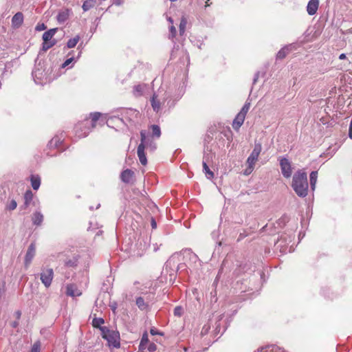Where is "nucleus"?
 <instances>
[{"instance_id":"obj_36","label":"nucleus","mask_w":352,"mask_h":352,"mask_svg":"<svg viewBox=\"0 0 352 352\" xmlns=\"http://www.w3.org/2000/svg\"><path fill=\"white\" fill-rule=\"evenodd\" d=\"M65 263L68 267H74L77 265V261L76 259H69L67 261H65Z\"/></svg>"},{"instance_id":"obj_1","label":"nucleus","mask_w":352,"mask_h":352,"mask_svg":"<svg viewBox=\"0 0 352 352\" xmlns=\"http://www.w3.org/2000/svg\"><path fill=\"white\" fill-rule=\"evenodd\" d=\"M291 186L298 197L303 198L307 196L309 183L305 169H299L294 173Z\"/></svg>"},{"instance_id":"obj_27","label":"nucleus","mask_w":352,"mask_h":352,"mask_svg":"<svg viewBox=\"0 0 352 352\" xmlns=\"http://www.w3.org/2000/svg\"><path fill=\"white\" fill-rule=\"evenodd\" d=\"M148 342V336L146 332L144 333L140 343V349H144Z\"/></svg>"},{"instance_id":"obj_8","label":"nucleus","mask_w":352,"mask_h":352,"mask_svg":"<svg viewBox=\"0 0 352 352\" xmlns=\"http://www.w3.org/2000/svg\"><path fill=\"white\" fill-rule=\"evenodd\" d=\"M319 6V0H310L307 6V11L309 15L316 13Z\"/></svg>"},{"instance_id":"obj_3","label":"nucleus","mask_w":352,"mask_h":352,"mask_svg":"<svg viewBox=\"0 0 352 352\" xmlns=\"http://www.w3.org/2000/svg\"><path fill=\"white\" fill-rule=\"evenodd\" d=\"M141 142L138 146L137 154L140 160V163L145 166L147 164V159L145 155L144 149L146 148V143L148 141L146 140V133L145 131H140Z\"/></svg>"},{"instance_id":"obj_17","label":"nucleus","mask_w":352,"mask_h":352,"mask_svg":"<svg viewBox=\"0 0 352 352\" xmlns=\"http://www.w3.org/2000/svg\"><path fill=\"white\" fill-rule=\"evenodd\" d=\"M157 98V96L155 94H154L151 100L152 108L155 112H158L160 110L161 105L160 100H158Z\"/></svg>"},{"instance_id":"obj_35","label":"nucleus","mask_w":352,"mask_h":352,"mask_svg":"<svg viewBox=\"0 0 352 352\" xmlns=\"http://www.w3.org/2000/svg\"><path fill=\"white\" fill-rule=\"evenodd\" d=\"M146 146L149 147L151 151H154L156 148V144L153 142L152 140H148V141L146 143Z\"/></svg>"},{"instance_id":"obj_26","label":"nucleus","mask_w":352,"mask_h":352,"mask_svg":"<svg viewBox=\"0 0 352 352\" xmlns=\"http://www.w3.org/2000/svg\"><path fill=\"white\" fill-rule=\"evenodd\" d=\"M144 91V86L138 85L133 87V94L135 96L138 97L142 95Z\"/></svg>"},{"instance_id":"obj_22","label":"nucleus","mask_w":352,"mask_h":352,"mask_svg":"<svg viewBox=\"0 0 352 352\" xmlns=\"http://www.w3.org/2000/svg\"><path fill=\"white\" fill-rule=\"evenodd\" d=\"M95 3H96V0H86V1H85L83 4H82V10L85 12L88 11L89 10H90L91 8H92L94 6Z\"/></svg>"},{"instance_id":"obj_37","label":"nucleus","mask_w":352,"mask_h":352,"mask_svg":"<svg viewBox=\"0 0 352 352\" xmlns=\"http://www.w3.org/2000/svg\"><path fill=\"white\" fill-rule=\"evenodd\" d=\"M40 347V343L38 342H36L33 344L30 352H39Z\"/></svg>"},{"instance_id":"obj_4","label":"nucleus","mask_w":352,"mask_h":352,"mask_svg":"<svg viewBox=\"0 0 352 352\" xmlns=\"http://www.w3.org/2000/svg\"><path fill=\"white\" fill-rule=\"evenodd\" d=\"M54 278V271L52 268H43L40 274V279L42 283L46 287H49L52 282Z\"/></svg>"},{"instance_id":"obj_10","label":"nucleus","mask_w":352,"mask_h":352,"mask_svg":"<svg viewBox=\"0 0 352 352\" xmlns=\"http://www.w3.org/2000/svg\"><path fill=\"white\" fill-rule=\"evenodd\" d=\"M245 116L242 115V113H238L233 120L232 127L236 131H238L241 125L243 124Z\"/></svg>"},{"instance_id":"obj_28","label":"nucleus","mask_w":352,"mask_h":352,"mask_svg":"<svg viewBox=\"0 0 352 352\" xmlns=\"http://www.w3.org/2000/svg\"><path fill=\"white\" fill-rule=\"evenodd\" d=\"M100 115L101 114L99 112L91 113L90 114V118L91 119V122H92V124H91L92 128H94L96 126V122L100 118Z\"/></svg>"},{"instance_id":"obj_44","label":"nucleus","mask_w":352,"mask_h":352,"mask_svg":"<svg viewBox=\"0 0 352 352\" xmlns=\"http://www.w3.org/2000/svg\"><path fill=\"white\" fill-rule=\"evenodd\" d=\"M151 226L153 229L156 228V227H157L156 222L153 219H152V221H151Z\"/></svg>"},{"instance_id":"obj_48","label":"nucleus","mask_w":352,"mask_h":352,"mask_svg":"<svg viewBox=\"0 0 352 352\" xmlns=\"http://www.w3.org/2000/svg\"><path fill=\"white\" fill-rule=\"evenodd\" d=\"M349 136L351 139H352V129H349Z\"/></svg>"},{"instance_id":"obj_40","label":"nucleus","mask_w":352,"mask_h":352,"mask_svg":"<svg viewBox=\"0 0 352 352\" xmlns=\"http://www.w3.org/2000/svg\"><path fill=\"white\" fill-rule=\"evenodd\" d=\"M170 37L174 38L176 35V29L173 25H171L170 28Z\"/></svg>"},{"instance_id":"obj_45","label":"nucleus","mask_w":352,"mask_h":352,"mask_svg":"<svg viewBox=\"0 0 352 352\" xmlns=\"http://www.w3.org/2000/svg\"><path fill=\"white\" fill-rule=\"evenodd\" d=\"M150 333L152 334V335H157V334H159V333L155 330L154 329H151V331H150Z\"/></svg>"},{"instance_id":"obj_39","label":"nucleus","mask_w":352,"mask_h":352,"mask_svg":"<svg viewBox=\"0 0 352 352\" xmlns=\"http://www.w3.org/2000/svg\"><path fill=\"white\" fill-rule=\"evenodd\" d=\"M254 166H250V164H248L247 168L245 170V175H250L254 170Z\"/></svg>"},{"instance_id":"obj_14","label":"nucleus","mask_w":352,"mask_h":352,"mask_svg":"<svg viewBox=\"0 0 352 352\" xmlns=\"http://www.w3.org/2000/svg\"><path fill=\"white\" fill-rule=\"evenodd\" d=\"M67 294L70 296H78L81 293L76 289L74 285H69L67 286Z\"/></svg>"},{"instance_id":"obj_47","label":"nucleus","mask_w":352,"mask_h":352,"mask_svg":"<svg viewBox=\"0 0 352 352\" xmlns=\"http://www.w3.org/2000/svg\"><path fill=\"white\" fill-rule=\"evenodd\" d=\"M339 58L340 60H344L346 58V54H341L340 56H339Z\"/></svg>"},{"instance_id":"obj_31","label":"nucleus","mask_w":352,"mask_h":352,"mask_svg":"<svg viewBox=\"0 0 352 352\" xmlns=\"http://www.w3.org/2000/svg\"><path fill=\"white\" fill-rule=\"evenodd\" d=\"M56 44L55 41L50 42V41H43V50L47 51L52 47H53Z\"/></svg>"},{"instance_id":"obj_16","label":"nucleus","mask_w":352,"mask_h":352,"mask_svg":"<svg viewBox=\"0 0 352 352\" xmlns=\"http://www.w3.org/2000/svg\"><path fill=\"white\" fill-rule=\"evenodd\" d=\"M57 30H58L57 28H52V29H50V30L44 32V34H43V41L51 42L50 40L54 36V34L57 32Z\"/></svg>"},{"instance_id":"obj_32","label":"nucleus","mask_w":352,"mask_h":352,"mask_svg":"<svg viewBox=\"0 0 352 352\" xmlns=\"http://www.w3.org/2000/svg\"><path fill=\"white\" fill-rule=\"evenodd\" d=\"M250 107V102H245L243 107H242L241 110L240 111L239 113H242V115L246 116V114L248 111H249Z\"/></svg>"},{"instance_id":"obj_6","label":"nucleus","mask_w":352,"mask_h":352,"mask_svg":"<svg viewBox=\"0 0 352 352\" xmlns=\"http://www.w3.org/2000/svg\"><path fill=\"white\" fill-rule=\"evenodd\" d=\"M262 150V146L260 143L255 144L254 148L253 151H252L250 156L248 157L246 163L247 164H250V166L255 165L256 162L258 160V157L259 154L261 153Z\"/></svg>"},{"instance_id":"obj_5","label":"nucleus","mask_w":352,"mask_h":352,"mask_svg":"<svg viewBox=\"0 0 352 352\" xmlns=\"http://www.w3.org/2000/svg\"><path fill=\"white\" fill-rule=\"evenodd\" d=\"M280 166L281 173L284 177L289 178L292 175V168L289 160L286 157L280 159Z\"/></svg>"},{"instance_id":"obj_30","label":"nucleus","mask_w":352,"mask_h":352,"mask_svg":"<svg viewBox=\"0 0 352 352\" xmlns=\"http://www.w3.org/2000/svg\"><path fill=\"white\" fill-rule=\"evenodd\" d=\"M187 24V21L185 18H182L179 24V32L180 34H183L185 32L186 26Z\"/></svg>"},{"instance_id":"obj_24","label":"nucleus","mask_w":352,"mask_h":352,"mask_svg":"<svg viewBox=\"0 0 352 352\" xmlns=\"http://www.w3.org/2000/svg\"><path fill=\"white\" fill-rule=\"evenodd\" d=\"M151 129H152V135L157 138H159L161 135V130L158 125L153 124L151 126Z\"/></svg>"},{"instance_id":"obj_15","label":"nucleus","mask_w":352,"mask_h":352,"mask_svg":"<svg viewBox=\"0 0 352 352\" xmlns=\"http://www.w3.org/2000/svg\"><path fill=\"white\" fill-rule=\"evenodd\" d=\"M32 199H33V193L32 192L29 190H27L24 195V204H23V208L25 209L27 208L30 204L31 203V201H32Z\"/></svg>"},{"instance_id":"obj_12","label":"nucleus","mask_w":352,"mask_h":352,"mask_svg":"<svg viewBox=\"0 0 352 352\" xmlns=\"http://www.w3.org/2000/svg\"><path fill=\"white\" fill-rule=\"evenodd\" d=\"M23 21V15L21 12L16 13L12 19V25L19 27Z\"/></svg>"},{"instance_id":"obj_23","label":"nucleus","mask_w":352,"mask_h":352,"mask_svg":"<svg viewBox=\"0 0 352 352\" xmlns=\"http://www.w3.org/2000/svg\"><path fill=\"white\" fill-rule=\"evenodd\" d=\"M289 52V49L288 46L283 47L281 50L278 51L277 53L276 57L279 59L284 58L287 54Z\"/></svg>"},{"instance_id":"obj_2","label":"nucleus","mask_w":352,"mask_h":352,"mask_svg":"<svg viewBox=\"0 0 352 352\" xmlns=\"http://www.w3.org/2000/svg\"><path fill=\"white\" fill-rule=\"evenodd\" d=\"M100 331L102 338L108 341L110 346L120 347V335L118 331H111L107 327H100Z\"/></svg>"},{"instance_id":"obj_13","label":"nucleus","mask_w":352,"mask_h":352,"mask_svg":"<svg viewBox=\"0 0 352 352\" xmlns=\"http://www.w3.org/2000/svg\"><path fill=\"white\" fill-rule=\"evenodd\" d=\"M32 221L34 225L41 226L43 221V215L40 212H35L32 216Z\"/></svg>"},{"instance_id":"obj_42","label":"nucleus","mask_w":352,"mask_h":352,"mask_svg":"<svg viewBox=\"0 0 352 352\" xmlns=\"http://www.w3.org/2000/svg\"><path fill=\"white\" fill-rule=\"evenodd\" d=\"M45 29H46V26L42 23V24H38L36 25V30L37 31H41V30H44Z\"/></svg>"},{"instance_id":"obj_38","label":"nucleus","mask_w":352,"mask_h":352,"mask_svg":"<svg viewBox=\"0 0 352 352\" xmlns=\"http://www.w3.org/2000/svg\"><path fill=\"white\" fill-rule=\"evenodd\" d=\"M174 314L175 316H181L182 314V308L181 307H176L174 309Z\"/></svg>"},{"instance_id":"obj_43","label":"nucleus","mask_w":352,"mask_h":352,"mask_svg":"<svg viewBox=\"0 0 352 352\" xmlns=\"http://www.w3.org/2000/svg\"><path fill=\"white\" fill-rule=\"evenodd\" d=\"M73 60V58H68L67 60H66L65 61V63H63V67H66L67 65H69V63Z\"/></svg>"},{"instance_id":"obj_20","label":"nucleus","mask_w":352,"mask_h":352,"mask_svg":"<svg viewBox=\"0 0 352 352\" xmlns=\"http://www.w3.org/2000/svg\"><path fill=\"white\" fill-rule=\"evenodd\" d=\"M135 303L140 310H146L148 306V302H146L142 297H138Z\"/></svg>"},{"instance_id":"obj_19","label":"nucleus","mask_w":352,"mask_h":352,"mask_svg":"<svg viewBox=\"0 0 352 352\" xmlns=\"http://www.w3.org/2000/svg\"><path fill=\"white\" fill-rule=\"evenodd\" d=\"M31 185L34 190H38L41 185V178L38 175L31 176Z\"/></svg>"},{"instance_id":"obj_11","label":"nucleus","mask_w":352,"mask_h":352,"mask_svg":"<svg viewBox=\"0 0 352 352\" xmlns=\"http://www.w3.org/2000/svg\"><path fill=\"white\" fill-rule=\"evenodd\" d=\"M69 16V10H64L60 11L56 16V19L59 23H65Z\"/></svg>"},{"instance_id":"obj_18","label":"nucleus","mask_w":352,"mask_h":352,"mask_svg":"<svg viewBox=\"0 0 352 352\" xmlns=\"http://www.w3.org/2000/svg\"><path fill=\"white\" fill-rule=\"evenodd\" d=\"M318 178V171H312L309 175L310 186L312 190L316 188Z\"/></svg>"},{"instance_id":"obj_50","label":"nucleus","mask_w":352,"mask_h":352,"mask_svg":"<svg viewBox=\"0 0 352 352\" xmlns=\"http://www.w3.org/2000/svg\"><path fill=\"white\" fill-rule=\"evenodd\" d=\"M168 21H169L170 23H173V19H172L170 17H169V18H168Z\"/></svg>"},{"instance_id":"obj_49","label":"nucleus","mask_w":352,"mask_h":352,"mask_svg":"<svg viewBox=\"0 0 352 352\" xmlns=\"http://www.w3.org/2000/svg\"><path fill=\"white\" fill-rule=\"evenodd\" d=\"M257 78H258V74L256 75L254 79V83H255L257 80Z\"/></svg>"},{"instance_id":"obj_41","label":"nucleus","mask_w":352,"mask_h":352,"mask_svg":"<svg viewBox=\"0 0 352 352\" xmlns=\"http://www.w3.org/2000/svg\"><path fill=\"white\" fill-rule=\"evenodd\" d=\"M156 349H157V346H156V345L154 343L150 344L148 347V350L150 352L155 351L156 350Z\"/></svg>"},{"instance_id":"obj_33","label":"nucleus","mask_w":352,"mask_h":352,"mask_svg":"<svg viewBox=\"0 0 352 352\" xmlns=\"http://www.w3.org/2000/svg\"><path fill=\"white\" fill-rule=\"evenodd\" d=\"M278 350L276 346L267 347L265 349H261L258 350L257 352H277Z\"/></svg>"},{"instance_id":"obj_29","label":"nucleus","mask_w":352,"mask_h":352,"mask_svg":"<svg viewBox=\"0 0 352 352\" xmlns=\"http://www.w3.org/2000/svg\"><path fill=\"white\" fill-rule=\"evenodd\" d=\"M104 322V320L102 318H95L92 320V325L94 327L100 328V327H101L100 325L102 324Z\"/></svg>"},{"instance_id":"obj_25","label":"nucleus","mask_w":352,"mask_h":352,"mask_svg":"<svg viewBox=\"0 0 352 352\" xmlns=\"http://www.w3.org/2000/svg\"><path fill=\"white\" fill-rule=\"evenodd\" d=\"M79 40H80L79 36H76L75 37L69 39L67 43V47L69 48L74 47L76 45V44L78 43V42L79 41Z\"/></svg>"},{"instance_id":"obj_34","label":"nucleus","mask_w":352,"mask_h":352,"mask_svg":"<svg viewBox=\"0 0 352 352\" xmlns=\"http://www.w3.org/2000/svg\"><path fill=\"white\" fill-rule=\"evenodd\" d=\"M17 206L16 201L14 199L11 200L10 202L7 205V208L10 210H14Z\"/></svg>"},{"instance_id":"obj_46","label":"nucleus","mask_w":352,"mask_h":352,"mask_svg":"<svg viewBox=\"0 0 352 352\" xmlns=\"http://www.w3.org/2000/svg\"><path fill=\"white\" fill-rule=\"evenodd\" d=\"M89 133V131H85L82 134H78V136L79 137H85L87 135V134Z\"/></svg>"},{"instance_id":"obj_21","label":"nucleus","mask_w":352,"mask_h":352,"mask_svg":"<svg viewBox=\"0 0 352 352\" xmlns=\"http://www.w3.org/2000/svg\"><path fill=\"white\" fill-rule=\"evenodd\" d=\"M203 170L208 179H212L214 177V173L211 171L205 161H203Z\"/></svg>"},{"instance_id":"obj_7","label":"nucleus","mask_w":352,"mask_h":352,"mask_svg":"<svg viewBox=\"0 0 352 352\" xmlns=\"http://www.w3.org/2000/svg\"><path fill=\"white\" fill-rule=\"evenodd\" d=\"M36 253V247L35 245L31 243L28 247V251L25 257V267H28L30 264L31 263L34 256Z\"/></svg>"},{"instance_id":"obj_9","label":"nucleus","mask_w":352,"mask_h":352,"mask_svg":"<svg viewBox=\"0 0 352 352\" xmlns=\"http://www.w3.org/2000/svg\"><path fill=\"white\" fill-rule=\"evenodd\" d=\"M133 175V171L130 169H126L121 173L120 179L123 182L129 184L132 182Z\"/></svg>"},{"instance_id":"obj_51","label":"nucleus","mask_w":352,"mask_h":352,"mask_svg":"<svg viewBox=\"0 0 352 352\" xmlns=\"http://www.w3.org/2000/svg\"><path fill=\"white\" fill-rule=\"evenodd\" d=\"M204 1H205V3L207 4V3H208V1L209 0H204Z\"/></svg>"}]
</instances>
